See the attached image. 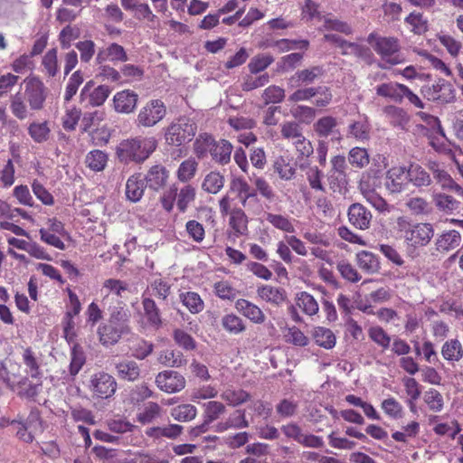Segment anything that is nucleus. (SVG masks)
<instances>
[{"label":"nucleus","instance_id":"nucleus-25","mask_svg":"<svg viewBox=\"0 0 463 463\" xmlns=\"http://www.w3.org/2000/svg\"><path fill=\"white\" fill-rule=\"evenodd\" d=\"M408 182L417 187L429 186L431 184L430 174L420 165L411 164L407 168Z\"/></svg>","mask_w":463,"mask_h":463},{"label":"nucleus","instance_id":"nucleus-40","mask_svg":"<svg viewBox=\"0 0 463 463\" xmlns=\"http://www.w3.org/2000/svg\"><path fill=\"white\" fill-rule=\"evenodd\" d=\"M441 354L447 361L458 362L463 357V347L458 339H451L444 343Z\"/></svg>","mask_w":463,"mask_h":463},{"label":"nucleus","instance_id":"nucleus-9","mask_svg":"<svg viewBox=\"0 0 463 463\" xmlns=\"http://www.w3.org/2000/svg\"><path fill=\"white\" fill-rule=\"evenodd\" d=\"M434 235L430 223L409 224L404 231V238L408 243L414 247L426 246Z\"/></svg>","mask_w":463,"mask_h":463},{"label":"nucleus","instance_id":"nucleus-38","mask_svg":"<svg viewBox=\"0 0 463 463\" xmlns=\"http://www.w3.org/2000/svg\"><path fill=\"white\" fill-rule=\"evenodd\" d=\"M179 298L183 305L185 306L192 314H198L204 308V303L196 292H182Z\"/></svg>","mask_w":463,"mask_h":463},{"label":"nucleus","instance_id":"nucleus-2","mask_svg":"<svg viewBox=\"0 0 463 463\" xmlns=\"http://www.w3.org/2000/svg\"><path fill=\"white\" fill-rule=\"evenodd\" d=\"M130 313L123 307H116L106 323L98 328L99 342L105 346L116 345L122 336L131 333Z\"/></svg>","mask_w":463,"mask_h":463},{"label":"nucleus","instance_id":"nucleus-59","mask_svg":"<svg viewBox=\"0 0 463 463\" xmlns=\"http://www.w3.org/2000/svg\"><path fill=\"white\" fill-rule=\"evenodd\" d=\"M154 345L144 339L137 340L131 347V354L138 360H144L152 354Z\"/></svg>","mask_w":463,"mask_h":463},{"label":"nucleus","instance_id":"nucleus-36","mask_svg":"<svg viewBox=\"0 0 463 463\" xmlns=\"http://www.w3.org/2000/svg\"><path fill=\"white\" fill-rule=\"evenodd\" d=\"M221 398L227 402L228 405L236 407L250 400L249 392L242 389L227 388L222 394Z\"/></svg>","mask_w":463,"mask_h":463},{"label":"nucleus","instance_id":"nucleus-57","mask_svg":"<svg viewBox=\"0 0 463 463\" xmlns=\"http://www.w3.org/2000/svg\"><path fill=\"white\" fill-rule=\"evenodd\" d=\"M109 87L106 85H100L94 89L91 93L89 94L85 101L92 107L101 106L110 94Z\"/></svg>","mask_w":463,"mask_h":463},{"label":"nucleus","instance_id":"nucleus-14","mask_svg":"<svg viewBox=\"0 0 463 463\" xmlns=\"http://www.w3.org/2000/svg\"><path fill=\"white\" fill-rule=\"evenodd\" d=\"M408 183L407 168L393 166L386 173L385 186L391 193H400L405 189Z\"/></svg>","mask_w":463,"mask_h":463},{"label":"nucleus","instance_id":"nucleus-48","mask_svg":"<svg viewBox=\"0 0 463 463\" xmlns=\"http://www.w3.org/2000/svg\"><path fill=\"white\" fill-rule=\"evenodd\" d=\"M197 415V409L193 404H180L171 410V416L178 421H190Z\"/></svg>","mask_w":463,"mask_h":463},{"label":"nucleus","instance_id":"nucleus-61","mask_svg":"<svg viewBox=\"0 0 463 463\" xmlns=\"http://www.w3.org/2000/svg\"><path fill=\"white\" fill-rule=\"evenodd\" d=\"M370 128L365 121H354L348 127V135L357 140H367L370 137Z\"/></svg>","mask_w":463,"mask_h":463},{"label":"nucleus","instance_id":"nucleus-55","mask_svg":"<svg viewBox=\"0 0 463 463\" xmlns=\"http://www.w3.org/2000/svg\"><path fill=\"white\" fill-rule=\"evenodd\" d=\"M261 99L264 106L281 103L285 99V90L279 86L270 85L263 90Z\"/></svg>","mask_w":463,"mask_h":463},{"label":"nucleus","instance_id":"nucleus-31","mask_svg":"<svg viewBox=\"0 0 463 463\" xmlns=\"http://www.w3.org/2000/svg\"><path fill=\"white\" fill-rule=\"evenodd\" d=\"M157 361L166 367H181L186 364L187 360L180 351L165 349L158 354Z\"/></svg>","mask_w":463,"mask_h":463},{"label":"nucleus","instance_id":"nucleus-41","mask_svg":"<svg viewBox=\"0 0 463 463\" xmlns=\"http://www.w3.org/2000/svg\"><path fill=\"white\" fill-rule=\"evenodd\" d=\"M196 190L191 184H186L177 191L176 206L181 213H184L189 204L195 200Z\"/></svg>","mask_w":463,"mask_h":463},{"label":"nucleus","instance_id":"nucleus-34","mask_svg":"<svg viewBox=\"0 0 463 463\" xmlns=\"http://www.w3.org/2000/svg\"><path fill=\"white\" fill-rule=\"evenodd\" d=\"M215 139L207 133L200 134L194 143V153L199 159H203L211 153Z\"/></svg>","mask_w":463,"mask_h":463},{"label":"nucleus","instance_id":"nucleus-54","mask_svg":"<svg viewBox=\"0 0 463 463\" xmlns=\"http://www.w3.org/2000/svg\"><path fill=\"white\" fill-rule=\"evenodd\" d=\"M160 414L161 407L156 402H149L145 404L143 411L137 413V419L141 424H148L158 418Z\"/></svg>","mask_w":463,"mask_h":463},{"label":"nucleus","instance_id":"nucleus-43","mask_svg":"<svg viewBox=\"0 0 463 463\" xmlns=\"http://www.w3.org/2000/svg\"><path fill=\"white\" fill-rule=\"evenodd\" d=\"M404 21L411 27L414 34L421 35L429 30L428 20L421 13L411 12Z\"/></svg>","mask_w":463,"mask_h":463},{"label":"nucleus","instance_id":"nucleus-13","mask_svg":"<svg viewBox=\"0 0 463 463\" xmlns=\"http://www.w3.org/2000/svg\"><path fill=\"white\" fill-rule=\"evenodd\" d=\"M350 223L356 229L366 230L370 227L372 213L362 203H352L347 212Z\"/></svg>","mask_w":463,"mask_h":463},{"label":"nucleus","instance_id":"nucleus-30","mask_svg":"<svg viewBox=\"0 0 463 463\" xmlns=\"http://www.w3.org/2000/svg\"><path fill=\"white\" fill-rule=\"evenodd\" d=\"M142 306L148 324L156 328L161 327L163 321L156 302L151 298H143Z\"/></svg>","mask_w":463,"mask_h":463},{"label":"nucleus","instance_id":"nucleus-42","mask_svg":"<svg viewBox=\"0 0 463 463\" xmlns=\"http://www.w3.org/2000/svg\"><path fill=\"white\" fill-rule=\"evenodd\" d=\"M85 363L86 355L83 348L79 344H75L71 352L70 374L71 376L77 375Z\"/></svg>","mask_w":463,"mask_h":463},{"label":"nucleus","instance_id":"nucleus-28","mask_svg":"<svg viewBox=\"0 0 463 463\" xmlns=\"http://www.w3.org/2000/svg\"><path fill=\"white\" fill-rule=\"evenodd\" d=\"M304 90L309 99L317 97L313 102L317 107H326L332 101L333 94L330 88L326 86L307 87L304 88Z\"/></svg>","mask_w":463,"mask_h":463},{"label":"nucleus","instance_id":"nucleus-12","mask_svg":"<svg viewBox=\"0 0 463 463\" xmlns=\"http://www.w3.org/2000/svg\"><path fill=\"white\" fill-rule=\"evenodd\" d=\"M143 178L149 189L158 192L166 185L169 171L163 165H155L149 168Z\"/></svg>","mask_w":463,"mask_h":463},{"label":"nucleus","instance_id":"nucleus-52","mask_svg":"<svg viewBox=\"0 0 463 463\" xmlns=\"http://www.w3.org/2000/svg\"><path fill=\"white\" fill-rule=\"evenodd\" d=\"M173 339L184 351H194L197 347L194 338L183 329L175 328L173 331Z\"/></svg>","mask_w":463,"mask_h":463},{"label":"nucleus","instance_id":"nucleus-39","mask_svg":"<svg viewBox=\"0 0 463 463\" xmlns=\"http://www.w3.org/2000/svg\"><path fill=\"white\" fill-rule=\"evenodd\" d=\"M197 170L198 162L194 157H189L180 164L176 175L179 181L188 183L195 176Z\"/></svg>","mask_w":463,"mask_h":463},{"label":"nucleus","instance_id":"nucleus-49","mask_svg":"<svg viewBox=\"0 0 463 463\" xmlns=\"http://www.w3.org/2000/svg\"><path fill=\"white\" fill-rule=\"evenodd\" d=\"M222 327L230 334L238 335L245 331L243 320L235 314H227L222 318Z\"/></svg>","mask_w":463,"mask_h":463},{"label":"nucleus","instance_id":"nucleus-18","mask_svg":"<svg viewBox=\"0 0 463 463\" xmlns=\"http://www.w3.org/2000/svg\"><path fill=\"white\" fill-rule=\"evenodd\" d=\"M383 113L393 128L404 131L408 130L407 126L410 122V116L402 108L388 105L383 108Z\"/></svg>","mask_w":463,"mask_h":463},{"label":"nucleus","instance_id":"nucleus-53","mask_svg":"<svg viewBox=\"0 0 463 463\" xmlns=\"http://www.w3.org/2000/svg\"><path fill=\"white\" fill-rule=\"evenodd\" d=\"M297 304L308 316L316 315L318 312L317 300L306 291L298 294Z\"/></svg>","mask_w":463,"mask_h":463},{"label":"nucleus","instance_id":"nucleus-56","mask_svg":"<svg viewBox=\"0 0 463 463\" xmlns=\"http://www.w3.org/2000/svg\"><path fill=\"white\" fill-rule=\"evenodd\" d=\"M292 117L298 122L310 124L316 117V109L312 107L298 105L290 109Z\"/></svg>","mask_w":463,"mask_h":463},{"label":"nucleus","instance_id":"nucleus-5","mask_svg":"<svg viewBox=\"0 0 463 463\" xmlns=\"http://www.w3.org/2000/svg\"><path fill=\"white\" fill-rule=\"evenodd\" d=\"M24 92L23 93L32 110H41L44 107L47 97V89L43 82L36 77H27L24 80Z\"/></svg>","mask_w":463,"mask_h":463},{"label":"nucleus","instance_id":"nucleus-50","mask_svg":"<svg viewBox=\"0 0 463 463\" xmlns=\"http://www.w3.org/2000/svg\"><path fill=\"white\" fill-rule=\"evenodd\" d=\"M108 156L101 150H92L87 156L85 163L93 171H102L107 165Z\"/></svg>","mask_w":463,"mask_h":463},{"label":"nucleus","instance_id":"nucleus-60","mask_svg":"<svg viewBox=\"0 0 463 463\" xmlns=\"http://www.w3.org/2000/svg\"><path fill=\"white\" fill-rule=\"evenodd\" d=\"M28 132L31 137L37 143L44 142L48 139L50 128L46 122L32 123L28 128Z\"/></svg>","mask_w":463,"mask_h":463},{"label":"nucleus","instance_id":"nucleus-35","mask_svg":"<svg viewBox=\"0 0 463 463\" xmlns=\"http://www.w3.org/2000/svg\"><path fill=\"white\" fill-rule=\"evenodd\" d=\"M312 336L317 345L325 349H332L335 345V335L329 328L323 326L315 327Z\"/></svg>","mask_w":463,"mask_h":463},{"label":"nucleus","instance_id":"nucleus-4","mask_svg":"<svg viewBox=\"0 0 463 463\" xmlns=\"http://www.w3.org/2000/svg\"><path fill=\"white\" fill-rule=\"evenodd\" d=\"M368 43L383 61L391 65L402 62L398 52L400 51L399 40L395 37H382L372 33L367 38Z\"/></svg>","mask_w":463,"mask_h":463},{"label":"nucleus","instance_id":"nucleus-32","mask_svg":"<svg viewBox=\"0 0 463 463\" xmlns=\"http://www.w3.org/2000/svg\"><path fill=\"white\" fill-rule=\"evenodd\" d=\"M231 190L236 192L241 199V204L245 207L249 199L256 198L257 192L252 189L243 178H234L231 182Z\"/></svg>","mask_w":463,"mask_h":463},{"label":"nucleus","instance_id":"nucleus-26","mask_svg":"<svg viewBox=\"0 0 463 463\" xmlns=\"http://www.w3.org/2000/svg\"><path fill=\"white\" fill-rule=\"evenodd\" d=\"M232 151V144L225 140L221 139L214 142V146L211 150L212 159L219 165H226L231 160V155Z\"/></svg>","mask_w":463,"mask_h":463},{"label":"nucleus","instance_id":"nucleus-20","mask_svg":"<svg viewBox=\"0 0 463 463\" xmlns=\"http://www.w3.org/2000/svg\"><path fill=\"white\" fill-rule=\"evenodd\" d=\"M116 111L130 113L134 110L137 102V94L128 90L118 92L113 99Z\"/></svg>","mask_w":463,"mask_h":463},{"label":"nucleus","instance_id":"nucleus-6","mask_svg":"<svg viewBox=\"0 0 463 463\" xmlns=\"http://www.w3.org/2000/svg\"><path fill=\"white\" fill-rule=\"evenodd\" d=\"M166 114V109L163 101L153 99L144 106L137 118V127L151 128L161 121Z\"/></svg>","mask_w":463,"mask_h":463},{"label":"nucleus","instance_id":"nucleus-51","mask_svg":"<svg viewBox=\"0 0 463 463\" xmlns=\"http://www.w3.org/2000/svg\"><path fill=\"white\" fill-rule=\"evenodd\" d=\"M348 162L355 168H364L370 162L367 150L362 147H354L348 153Z\"/></svg>","mask_w":463,"mask_h":463},{"label":"nucleus","instance_id":"nucleus-1","mask_svg":"<svg viewBox=\"0 0 463 463\" xmlns=\"http://www.w3.org/2000/svg\"><path fill=\"white\" fill-rule=\"evenodd\" d=\"M157 142L153 137H136L122 140L116 147V156L123 164H142L156 150Z\"/></svg>","mask_w":463,"mask_h":463},{"label":"nucleus","instance_id":"nucleus-22","mask_svg":"<svg viewBox=\"0 0 463 463\" xmlns=\"http://www.w3.org/2000/svg\"><path fill=\"white\" fill-rule=\"evenodd\" d=\"M258 296L266 302L276 306L281 305L287 298L286 290L270 285H263L257 288Z\"/></svg>","mask_w":463,"mask_h":463},{"label":"nucleus","instance_id":"nucleus-10","mask_svg":"<svg viewBox=\"0 0 463 463\" xmlns=\"http://www.w3.org/2000/svg\"><path fill=\"white\" fill-rule=\"evenodd\" d=\"M185 383L184 377L173 370H165L156 376V384L158 389L167 393L182 391L185 387Z\"/></svg>","mask_w":463,"mask_h":463},{"label":"nucleus","instance_id":"nucleus-44","mask_svg":"<svg viewBox=\"0 0 463 463\" xmlns=\"http://www.w3.org/2000/svg\"><path fill=\"white\" fill-rule=\"evenodd\" d=\"M25 97L22 92H17L10 98V109L13 115L20 120L28 116V109L25 103Z\"/></svg>","mask_w":463,"mask_h":463},{"label":"nucleus","instance_id":"nucleus-24","mask_svg":"<svg viewBox=\"0 0 463 463\" xmlns=\"http://www.w3.org/2000/svg\"><path fill=\"white\" fill-rule=\"evenodd\" d=\"M15 366L11 364L8 368L5 364L0 365V379L6 384V386L12 391H15L16 387H21L23 384H26L28 378L26 376H20L14 372Z\"/></svg>","mask_w":463,"mask_h":463},{"label":"nucleus","instance_id":"nucleus-3","mask_svg":"<svg viewBox=\"0 0 463 463\" xmlns=\"http://www.w3.org/2000/svg\"><path fill=\"white\" fill-rule=\"evenodd\" d=\"M196 131L197 125L192 118L180 117L165 128V139L169 146H180L190 142Z\"/></svg>","mask_w":463,"mask_h":463},{"label":"nucleus","instance_id":"nucleus-21","mask_svg":"<svg viewBox=\"0 0 463 463\" xmlns=\"http://www.w3.org/2000/svg\"><path fill=\"white\" fill-rule=\"evenodd\" d=\"M461 235L458 231L450 230L443 232L436 240V250L439 252H449L458 248L461 244Z\"/></svg>","mask_w":463,"mask_h":463},{"label":"nucleus","instance_id":"nucleus-46","mask_svg":"<svg viewBox=\"0 0 463 463\" xmlns=\"http://www.w3.org/2000/svg\"><path fill=\"white\" fill-rule=\"evenodd\" d=\"M434 203L439 211L446 213H452L459 209L460 203L451 195L438 194L434 195Z\"/></svg>","mask_w":463,"mask_h":463},{"label":"nucleus","instance_id":"nucleus-23","mask_svg":"<svg viewBox=\"0 0 463 463\" xmlns=\"http://www.w3.org/2000/svg\"><path fill=\"white\" fill-rule=\"evenodd\" d=\"M116 373L121 380L135 382L140 376V368L135 361L124 360L116 364Z\"/></svg>","mask_w":463,"mask_h":463},{"label":"nucleus","instance_id":"nucleus-8","mask_svg":"<svg viewBox=\"0 0 463 463\" xmlns=\"http://www.w3.org/2000/svg\"><path fill=\"white\" fill-rule=\"evenodd\" d=\"M117 385L112 375L105 372H99L91 376L90 389L96 396L108 399L114 395Z\"/></svg>","mask_w":463,"mask_h":463},{"label":"nucleus","instance_id":"nucleus-7","mask_svg":"<svg viewBox=\"0 0 463 463\" xmlns=\"http://www.w3.org/2000/svg\"><path fill=\"white\" fill-rule=\"evenodd\" d=\"M421 92L429 100L442 104L452 102L455 99V90L452 84L443 79H439L430 86H423Z\"/></svg>","mask_w":463,"mask_h":463},{"label":"nucleus","instance_id":"nucleus-64","mask_svg":"<svg viewBox=\"0 0 463 463\" xmlns=\"http://www.w3.org/2000/svg\"><path fill=\"white\" fill-rule=\"evenodd\" d=\"M43 65L49 77H54L58 72L57 50H49L43 58Z\"/></svg>","mask_w":463,"mask_h":463},{"label":"nucleus","instance_id":"nucleus-17","mask_svg":"<svg viewBox=\"0 0 463 463\" xmlns=\"http://www.w3.org/2000/svg\"><path fill=\"white\" fill-rule=\"evenodd\" d=\"M407 86L390 81L387 83H382L375 88L376 94L380 97L390 99L395 103H402L404 98V92Z\"/></svg>","mask_w":463,"mask_h":463},{"label":"nucleus","instance_id":"nucleus-29","mask_svg":"<svg viewBox=\"0 0 463 463\" xmlns=\"http://www.w3.org/2000/svg\"><path fill=\"white\" fill-rule=\"evenodd\" d=\"M358 267L368 274H373L380 269V262L376 255L367 250H362L356 254Z\"/></svg>","mask_w":463,"mask_h":463},{"label":"nucleus","instance_id":"nucleus-58","mask_svg":"<svg viewBox=\"0 0 463 463\" xmlns=\"http://www.w3.org/2000/svg\"><path fill=\"white\" fill-rule=\"evenodd\" d=\"M11 424L12 425L22 424L23 426H24L25 429H27L33 435L35 433H37L38 431L39 432L43 431V421H42V419L38 412L32 411L25 420H24V421L13 420L11 422Z\"/></svg>","mask_w":463,"mask_h":463},{"label":"nucleus","instance_id":"nucleus-33","mask_svg":"<svg viewBox=\"0 0 463 463\" xmlns=\"http://www.w3.org/2000/svg\"><path fill=\"white\" fill-rule=\"evenodd\" d=\"M325 74L323 66L316 65L309 68L298 71L291 78L292 80H296L298 84H311L318 78Z\"/></svg>","mask_w":463,"mask_h":463},{"label":"nucleus","instance_id":"nucleus-15","mask_svg":"<svg viewBox=\"0 0 463 463\" xmlns=\"http://www.w3.org/2000/svg\"><path fill=\"white\" fill-rule=\"evenodd\" d=\"M235 308L254 324H263L266 320V316L260 307L247 299H238L235 302Z\"/></svg>","mask_w":463,"mask_h":463},{"label":"nucleus","instance_id":"nucleus-63","mask_svg":"<svg viewBox=\"0 0 463 463\" xmlns=\"http://www.w3.org/2000/svg\"><path fill=\"white\" fill-rule=\"evenodd\" d=\"M204 413L203 418L207 419V421L216 420L220 415L225 412V406L220 402H208L204 403Z\"/></svg>","mask_w":463,"mask_h":463},{"label":"nucleus","instance_id":"nucleus-11","mask_svg":"<svg viewBox=\"0 0 463 463\" xmlns=\"http://www.w3.org/2000/svg\"><path fill=\"white\" fill-rule=\"evenodd\" d=\"M426 165L443 189L453 190L458 195H463V188L452 179L450 175L438 162L429 160Z\"/></svg>","mask_w":463,"mask_h":463},{"label":"nucleus","instance_id":"nucleus-47","mask_svg":"<svg viewBox=\"0 0 463 463\" xmlns=\"http://www.w3.org/2000/svg\"><path fill=\"white\" fill-rule=\"evenodd\" d=\"M23 360L25 366L27 367V373L30 374V376L33 379L41 380L43 377V373L40 370L38 360L30 347L24 350L23 354Z\"/></svg>","mask_w":463,"mask_h":463},{"label":"nucleus","instance_id":"nucleus-37","mask_svg":"<svg viewBox=\"0 0 463 463\" xmlns=\"http://www.w3.org/2000/svg\"><path fill=\"white\" fill-rule=\"evenodd\" d=\"M224 185V176L219 172L212 171L207 174L203 181L202 189L206 193L215 194Z\"/></svg>","mask_w":463,"mask_h":463},{"label":"nucleus","instance_id":"nucleus-19","mask_svg":"<svg viewBox=\"0 0 463 463\" xmlns=\"http://www.w3.org/2000/svg\"><path fill=\"white\" fill-rule=\"evenodd\" d=\"M145 189V180L142 174H134L127 180L126 196L129 201L137 203L143 197Z\"/></svg>","mask_w":463,"mask_h":463},{"label":"nucleus","instance_id":"nucleus-62","mask_svg":"<svg viewBox=\"0 0 463 463\" xmlns=\"http://www.w3.org/2000/svg\"><path fill=\"white\" fill-rule=\"evenodd\" d=\"M336 269L345 279L352 283H356L362 279L356 269L346 260L339 261Z\"/></svg>","mask_w":463,"mask_h":463},{"label":"nucleus","instance_id":"nucleus-45","mask_svg":"<svg viewBox=\"0 0 463 463\" xmlns=\"http://www.w3.org/2000/svg\"><path fill=\"white\" fill-rule=\"evenodd\" d=\"M337 126L336 118L332 116H326L319 118L314 124V130L317 136L321 137H327L334 133Z\"/></svg>","mask_w":463,"mask_h":463},{"label":"nucleus","instance_id":"nucleus-27","mask_svg":"<svg viewBox=\"0 0 463 463\" xmlns=\"http://www.w3.org/2000/svg\"><path fill=\"white\" fill-rule=\"evenodd\" d=\"M229 225L236 237L244 235L248 232V217L241 208H234L230 213Z\"/></svg>","mask_w":463,"mask_h":463},{"label":"nucleus","instance_id":"nucleus-16","mask_svg":"<svg viewBox=\"0 0 463 463\" xmlns=\"http://www.w3.org/2000/svg\"><path fill=\"white\" fill-rule=\"evenodd\" d=\"M128 56L123 46L118 43H110L108 47L100 49L96 56L97 64H103L106 61H111L112 62L127 61Z\"/></svg>","mask_w":463,"mask_h":463}]
</instances>
